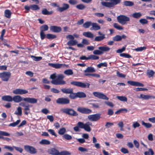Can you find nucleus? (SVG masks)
<instances>
[{"instance_id":"obj_1","label":"nucleus","mask_w":155,"mask_h":155,"mask_svg":"<svg viewBox=\"0 0 155 155\" xmlns=\"http://www.w3.org/2000/svg\"><path fill=\"white\" fill-rule=\"evenodd\" d=\"M56 74L54 73L50 75V78L52 79L51 82L52 84L55 85H63L66 84L65 81L62 79L64 78V76L63 74H59L57 76Z\"/></svg>"},{"instance_id":"obj_2","label":"nucleus","mask_w":155,"mask_h":155,"mask_svg":"<svg viewBox=\"0 0 155 155\" xmlns=\"http://www.w3.org/2000/svg\"><path fill=\"white\" fill-rule=\"evenodd\" d=\"M118 22L122 25L127 24L130 21V18L124 15H120L117 17Z\"/></svg>"},{"instance_id":"obj_3","label":"nucleus","mask_w":155,"mask_h":155,"mask_svg":"<svg viewBox=\"0 0 155 155\" xmlns=\"http://www.w3.org/2000/svg\"><path fill=\"white\" fill-rule=\"evenodd\" d=\"M61 111L63 113L72 116L78 115L77 113L72 109L70 108H63L61 109Z\"/></svg>"},{"instance_id":"obj_4","label":"nucleus","mask_w":155,"mask_h":155,"mask_svg":"<svg viewBox=\"0 0 155 155\" xmlns=\"http://www.w3.org/2000/svg\"><path fill=\"white\" fill-rule=\"evenodd\" d=\"M70 83L72 85L84 88H88L90 85L89 83H84L78 81H72Z\"/></svg>"},{"instance_id":"obj_5","label":"nucleus","mask_w":155,"mask_h":155,"mask_svg":"<svg viewBox=\"0 0 155 155\" xmlns=\"http://www.w3.org/2000/svg\"><path fill=\"white\" fill-rule=\"evenodd\" d=\"M101 114L97 113L95 114L89 115L87 118L89 120L91 121H96L101 118Z\"/></svg>"},{"instance_id":"obj_6","label":"nucleus","mask_w":155,"mask_h":155,"mask_svg":"<svg viewBox=\"0 0 155 155\" xmlns=\"http://www.w3.org/2000/svg\"><path fill=\"white\" fill-rule=\"evenodd\" d=\"M10 76L11 73L9 72H5L0 73V77L2 80L4 81H8Z\"/></svg>"},{"instance_id":"obj_7","label":"nucleus","mask_w":155,"mask_h":155,"mask_svg":"<svg viewBox=\"0 0 155 155\" xmlns=\"http://www.w3.org/2000/svg\"><path fill=\"white\" fill-rule=\"evenodd\" d=\"M56 102L60 104H67L70 103V100L67 98H60L56 100Z\"/></svg>"},{"instance_id":"obj_8","label":"nucleus","mask_w":155,"mask_h":155,"mask_svg":"<svg viewBox=\"0 0 155 155\" xmlns=\"http://www.w3.org/2000/svg\"><path fill=\"white\" fill-rule=\"evenodd\" d=\"M24 149L28 152L31 154H35L37 153L36 149L33 147L29 145H25L24 146Z\"/></svg>"},{"instance_id":"obj_9","label":"nucleus","mask_w":155,"mask_h":155,"mask_svg":"<svg viewBox=\"0 0 155 155\" xmlns=\"http://www.w3.org/2000/svg\"><path fill=\"white\" fill-rule=\"evenodd\" d=\"M93 95L95 97L99 99L108 100L109 98L103 94L101 92H94L93 93Z\"/></svg>"},{"instance_id":"obj_10","label":"nucleus","mask_w":155,"mask_h":155,"mask_svg":"<svg viewBox=\"0 0 155 155\" xmlns=\"http://www.w3.org/2000/svg\"><path fill=\"white\" fill-rule=\"evenodd\" d=\"M48 65L55 68H68L69 66L68 65H66L64 64L59 63H49Z\"/></svg>"},{"instance_id":"obj_11","label":"nucleus","mask_w":155,"mask_h":155,"mask_svg":"<svg viewBox=\"0 0 155 155\" xmlns=\"http://www.w3.org/2000/svg\"><path fill=\"white\" fill-rule=\"evenodd\" d=\"M28 91L26 90L19 88L14 90L13 93L15 94L22 95L27 93Z\"/></svg>"},{"instance_id":"obj_12","label":"nucleus","mask_w":155,"mask_h":155,"mask_svg":"<svg viewBox=\"0 0 155 155\" xmlns=\"http://www.w3.org/2000/svg\"><path fill=\"white\" fill-rule=\"evenodd\" d=\"M77 110L83 114H89L92 112L91 110L85 107H79L77 109Z\"/></svg>"},{"instance_id":"obj_13","label":"nucleus","mask_w":155,"mask_h":155,"mask_svg":"<svg viewBox=\"0 0 155 155\" xmlns=\"http://www.w3.org/2000/svg\"><path fill=\"white\" fill-rule=\"evenodd\" d=\"M138 97L140 99L145 100L155 99V97L153 96L149 95H146L143 94H140V96Z\"/></svg>"},{"instance_id":"obj_14","label":"nucleus","mask_w":155,"mask_h":155,"mask_svg":"<svg viewBox=\"0 0 155 155\" xmlns=\"http://www.w3.org/2000/svg\"><path fill=\"white\" fill-rule=\"evenodd\" d=\"M23 101L31 104H35L37 102V100L34 98H23Z\"/></svg>"},{"instance_id":"obj_15","label":"nucleus","mask_w":155,"mask_h":155,"mask_svg":"<svg viewBox=\"0 0 155 155\" xmlns=\"http://www.w3.org/2000/svg\"><path fill=\"white\" fill-rule=\"evenodd\" d=\"M48 153L53 155H58V151L53 148H50L47 150Z\"/></svg>"},{"instance_id":"obj_16","label":"nucleus","mask_w":155,"mask_h":155,"mask_svg":"<svg viewBox=\"0 0 155 155\" xmlns=\"http://www.w3.org/2000/svg\"><path fill=\"white\" fill-rule=\"evenodd\" d=\"M127 83L128 84L134 86L143 87L144 86L143 84L138 82L129 81H127Z\"/></svg>"},{"instance_id":"obj_17","label":"nucleus","mask_w":155,"mask_h":155,"mask_svg":"<svg viewBox=\"0 0 155 155\" xmlns=\"http://www.w3.org/2000/svg\"><path fill=\"white\" fill-rule=\"evenodd\" d=\"M50 30L54 32H58L61 31V28L60 27L55 26H52L50 27Z\"/></svg>"},{"instance_id":"obj_18","label":"nucleus","mask_w":155,"mask_h":155,"mask_svg":"<svg viewBox=\"0 0 155 155\" xmlns=\"http://www.w3.org/2000/svg\"><path fill=\"white\" fill-rule=\"evenodd\" d=\"M19 105L24 107V110L25 111H29L30 109V107H31L32 105L29 104H26L25 102H21L19 104Z\"/></svg>"},{"instance_id":"obj_19","label":"nucleus","mask_w":155,"mask_h":155,"mask_svg":"<svg viewBox=\"0 0 155 155\" xmlns=\"http://www.w3.org/2000/svg\"><path fill=\"white\" fill-rule=\"evenodd\" d=\"M23 100V99L20 95H17L14 96L12 97V101L16 103H19Z\"/></svg>"},{"instance_id":"obj_20","label":"nucleus","mask_w":155,"mask_h":155,"mask_svg":"<svg viewBox=\"0 0 155 155\" xmlns=\"http://www.w3.org/2000/svg\"><path fill=\"white\" fill-rule=\"evenodd\" d=\"M92 126L91 123L88 122L84 124V129L87 132H90L91 130V129L90 126Z\"/></svg>"},{"instance_id":"obj_21","label":"nucleus","mask_w":155,"mask_h":155,"mask_svg":"<svg viewBox=\"0 0 155 155\" xmlns=\"http://www.w3.org/2000/svg\"><path fill=\"white\" fill-rule=\"evenodd\" d=\"M91 26L92 27L90 28V30H97L101 29L100 27L95 23H92Z\"/></svg>"},{"instance_id":"obj_22","label":"nucleus","mask_w":155,"mask_h":155,"mask_svg":"<svg viewBox=\"0 0 155 155\" xmlns=\"http://www.w3.org/2000/svg\"><path fill=\"white\" fill-rule=\"evenodd\" d=\"M83 35L87 38H93L94 37V35L91 32H83Z\"/></svg>"},{"instance_id":"obj_23","label":"nucleus","mask_w":155,"mask_h":155,"mask_svg":"<svg viewBox=\"0 0 155 155\" xmlns=\"http://www.w3.org/2000/svg\"><path fill=\"white\" fill-rule=\"evenodd\" d=\"M61 91L64 94H70L72 91H73V89L71 88H64L61 89Z\"/></svg>"},{"instance_id":"obj_24","label":"nucleus","mask_w":155,"mask_h":155,"mask_svg":"<svg viewBox=\"0 0 155 155\" xmlns=\"http://www.w3.org/2000/svg\"><path fill=\"white\" fill-rule=\"evenodd\" d=\"M2 99L5 101L11 102L12 101V97L10 95H6L2 97Z\"/></svg>"},{"instance_id":"obj_25","label":"nucleus","mask_w":155,"mask_h":155,"mask_svg":"<svg viewBox=\"0 0 155 155\" xmlns=\"http://www.w3.org/2000/svg\"><path fill=\"white\" fill-rule=\"evenodd\" d=\"M101 4L104 6H105L108 8L112 7L110 2H107L105 1H102L101 2Z\"/></svg>"},{"instance_id":"obj_26","label":"nucleus","mask_w":155,"mask_h":155,"mask_svg":"<svg viewBox=\"0 0 155 155\" xmlns=\"http://www.w3.org/2000/svg\"><path fill=\"white\" fill-rule=\"evenodd\" d=\"M142 15V14L140 12H134L131 15V17L139 19Z\"/></svg>"},{"instance_id":"obj_27","label":"nucleus","mask_w":155,"mask_h":155,"mask_svg":"<svg viewBox=\"0 0 155 155\" xmlns=\"http://www.w3.org/2000/svg\"><path fill=\"white\" fill-rule=\"evenodd\" d=\"M78 41L74 39L70 40L67 42V45L69 46H74L78 43Z\"/></svg>"},{"instance_id":"obj_28","label":"nucleus","mask_w":155,"mask_h":155,"mask_svg":"<svg viewBox=\"0 0 155 155\" xmlns=\"http://www.w3.org/2000/svg\"><path fill=\"white\" fill-rule=\"evenodd\" d=\"M14 114L17 115L21 116L22 114V108L20 107H18L17 108V110L15 112Z\"/></svg>"},{"instance_id":"obj_29","label":"nucleus","mask_w":155,"mask_h":155,"mask_svg":"<svg viewBox=\"0 0 155 155\" xmlns=\"http://www.w3.org/2000/svg\"><path fill=\"white\" fill-rule=\"evenodd\" d=\"M4 14L6 17L9 18H11L12 13L10 10L7 9L5 11Z\"/></svg>"},{"instance_id":"obj_30","label":"nucleus","mask_w":155,"mask_h":155,"mask_svg":"<svg viewBox=\"0 0 155 155\" xmlns=\"http://www.w3.org/2000/svg\"><path fill=\"white\" fill-rule=\"evenodd\" d=\"M98 49L102 52L103 51H108L110 49V48L108 46L99 47H98Z\"/></svg>"},{"instance_id":"obj_31","label":"nucleus","mask_w":155,"mask_h":155,"mask_svg":"<svg viewBox=\"0 0 155 155\" xmlns=\"http://www.w3.org/2000/svg\"><path fill=\"white\" fill-rule=\"evenodd\" d=\"M53 13L52 11H48L46 8H44L42 11V13L44 15H51Z\"/></svg>"},{"instance_id":"obj_32","label":"nucleus","mask_w":155,"mask_h":155,"mask_svg":"<svg viewBox=\"0 0 155 155\" xmlns=\"http://www.w3.org/2000/svg\"><path fill=\"white\" fill-rule=\"evenodd\" d=\"M95 71V70L94 68L89 67L87 69L84 70V72H94Z\"/></svg>"},{"instance_id":"obj_33","label":"nucleus","mask_w":155,"mask_h":155,"mask_svg":"<svg viewBox=\"0 0 155 155\" xmlns=\"http://www.w3.org/2000/svg\"><path fill=\"white\" fill-rule=\"evenodd\" d=\"M92 23L90 21H87L83 24V27L85 28H88L91 26Z\"/></svg>"},{"instance_id":"obj_34","label":"nucleus","mask_w":155,"mask_h":155,"mask_svg":"<svg viewBox=\"0 0 155 155\" xmlns=\"http://www.w3.org/2000/svg\"><path fill=\"white\" fill-rule=\"evenodd\" d=\"M39 143L41 145H49L50 144V142L48 140L42 139L39 142Z\"/></svg>"},{"instance_id":"obj_35","label":"nucleus","mask_w":155,"mask_h":155,"mask_svg":"<svg viewBox=\"0 0 155 155\" xmlns=\"http://www.w3.org/2000/svg\"><path fill=\"white\" fill-rule=\"evenodd\" d=\"M116 97L120 101L123 102H127V98L125 96H117Z\"/></svg>"},{"instance_id":"obj_36","label":"nucleus","mask_w":155,"mask_h":155,"mask_svg":"<svg viewBox=\"0 0 155 155\" xmlns=\"http://www.w3.org/2000/svg\"><path fill=\"white\" fill-rule=\"evenodd\" d=\"M120 1L121 0H111L110 2L112 7H113L115 5L119 3Z\"/></svg>"},{"instance_id":"obj_37","label":"nucleus","mask_w":155,"mask_h":155,"mask_svg":"<svg viewBox=\"0 0 155 155\" xmlns=\"http://www.w3.org/2000/svg\"><path fill=\"white\" fill-rule=\"evenodd\" d=\"M124 4L126 6H131L134 5L133 2L130 1H125L124 2Z\"/></svg>"},{"instance_id":"obj_38","label":"nucleus","mask_w":155,"mask_h":155,"mask_svg":"<svg viewBox=\"0 0 155 155\" xmlns=\"http://www.w3.org/2000/svg\"><path fill=\"white\" fill-rule=\"evenodd\" d=\"M142 124L147 128H150L152 127V124L149 123H145L144 121H142Z\"/></svg>"},{"instance_id":"obj_39","label":"nucleus","mask_w":155,"mask_h":155,"mask_svg":"<svg viewBox=\"0 0 155 155\" xmlns=\"http://www.w3.org/2000/svg\"><path fill=\"white\" fill-rule=\"evenodd\" d=\"M64 73L67 75H71L73 74V72L71 69H68L65 70L64 72Z\"/></svg>"},{"instance_id":"obj_40","label":"nucleus","mask_w":155,"mask_h":155,"mask_svg":"<svg viewBox=\"0 0 155 155\" xmlns=\"http://www.w3.org/2000/svg\"><path fill=\"white\" fill-rule=\"evenodd\" d=\"M77 97L79 98H83L86 97L85 94L82 92H78L77 93Z\"/></svg>"},{"instance_id":"obj_41","label":"nucleus","mask_w":155,"mask_h":155,"mask_svg":"<svg viewBox=\"0 0 155 155\" xmlns=\"http://www.w3.org/2000/svg\"><path fill=\"white\" fill-rule=\"evenodd\" d=\"M48 27L47 25H43L40 27V31L44 32V31L48 30Z\"/></svg>"},{"instance_id":"obj_42","label":"nucleus","mask_w":155,"mask_h":155,"mask_svg":"<svg viewBox=\"0 0 155 155\" xmlns=\"http://www.w3.org/2000/svg\"><path fill=\"white\" fill-rule=\"evenodd\" d=\"M147 75L149 78H150L153 76L154 74V72L151 70H148L147 72Z\"/></svg>"},{"instance_id":"obj_43","label":"nucleus","mask_w":155,"mask_h":155,"mask_svg":"<svg viewBox=\"0 0 155 155\" xmlns=\"http://www.w3.org/2000/svg\"><path fill=\"white\" fill-rule=\"evenodd\" d=\"M148 150L149 151H145L144 152L145 155H153L154 152L151 149H149Z\"/></svg>"},{"instance_id":"obj_44","label":"nucleus","mask_w":155,"mask_h":155,"mask_svg":"<svg viewBox=\"0 0 155 155\" xmlns=\"http://www.w3.org/2000/svg\"><path fill=\"white\" fill-rule=\"evenodd\" d=\"M66 132V130L64 127H62L58 131V133L61 135H62Z\"/></svg>"},{"instance_id":"obj_45","label":"nucleus","mask_w":155,"mask_h":155,"mask_svg":"<svg viewBox=\"0 0 155 155\" xmlns=\"http://www.w3.org/2000/svg\"><path fill=\"white\" fill-rule=\"evenodd\" d=\"M30 8H31V9L33 10H36L40 9L38 6L36 5H30Z\"/></svg>"},{"instance_id":"obj_46","label":"nucleus","mask_w":155,"mask_h":155,"mask_svg":"<svg viewBox=\"0 0 155 155\" xmlns=\"http://www.w3.org/2000/svg\"><path fill=\"white\" fill-rule=\"evenodd\" d=\"M105 38V36H98L96 37L94 39V40L96 41H100L102 40L104 38Z\"/></svg>"},{"instance_id":"obj_47","label":"nucleus","mask_w":155,"mask_h":155,"mask_svg":"<svg viewBox=\"0 0 155 155\" xmlns=\"http://www.w3.org/2000/svg\"><path fill=\"white\" fill-rule=\"evenodd\" d=\"M91 104L93 107L95 108H99L100 107V106L101 104L99 103H92Z\"/></svg>"},{"instance_id":"obj_48","label":"nucleus","mask_w":155,"mask_h":155,"mask_svg":"<svg viewBox=\"0 0 155 155\" xmlns=\"http://www.w3.org/2000/svg\"><path fill=\"white\" fill-rule=\"evenodd\" d=\"M69 97L71 99H74L77 97V93H74L73 91H72L71 93L70 94Z\"/></svg>"},{"instance_id":"obj_49","label":"nucleus","mask_w":155,"mask_h":155,"mask_svg":"<svg viewBox=\"0 0 155 155\" xmlns=\"http://www.w3.org/2000/svg\"><path fill=\"white\" fill-rule=\"evenodd\" d=\"M114 27L115 28L118 30H122L123 29V27L116 23H114Z\"/></svg>"},{"instance_id":"obj_50","label":"nucleus","mask_w":155,"mask_h":155,"mask_svg":"<svg viewBox=\"0 0 155 155\" xmlns=\"http://www.w3.org/2000/svg\"><path fill=\"white\" fill-rule=\"evenodd\" d=\"M31 57L32 58L34 61H39L41 60L42 58L41 57H36L34 56L31 55Z\"/></svg>"},{"instance_id":"obj_51","label":"nucleus","mask_w":155,"mask_h":155,"mask_svg":"<svg viewBox=\"0 0 155 155\" xmlns=\"http://www.w3.org/2000/svg\"><path fill=\"white\" fill-rule=\"evenodd\" d=\"M113 39L115 41H119L121 40V38L120 36L117 35L113 38Z\"/></svg>"},{"instance_id":"obj_52","label":"nucleus","mask_w":155,"mask_h":155,"mask_svg":"<svg viewBox=\"0 0 155 155\" xmlns=\"http://www.w3.org/2000/svg\"><path fill=\"white\" fill-rule=\"evenodd\" d=\"M20 122V120H18L15 122H14L13 123H11L8 126H12L13 127H14L17 125H18Z\"/></svg>"},{"instance_id":"obj_53","label":"nucleus","mask_w":155,"mask_h":155,"mask_svg":"<svg viewBox=\"0 0 155 155\" xmlns=\"http://www.w3.org/2000/svg\"><path fill=\"white\" fill-rule=\"evenodd\" d=\"M46 37L48 39H52L55 38L56 36L55 35L51 34H47L46 35Z\"/></svg>"},{"instance_id":"obj_54","label":"nucleus","mask_w":155,"mask_h":155,"mask_svg":"<svg viewBox=\"0 0 155 155\" xmlns=\"http://www.w3.org/2000/svg\"><path fill=\"white\" fill-rule=\"evenodd\" d=\"M58 155H69L71 153L67 151H64L60 152H58Z\"/></svg>"},{"instance_id":"obj_55","label":"nucleus","mask_w":155,"mask_h":155,"mask_svg":"<svg viewBox=\"0 0 155 155\" xmlns=\"http://www.w3.org/2000/svg\"><path fill=\"white\" fill-rule=\"evenodd\" d=\"M99 58V57L94 55H89V60H97Z\"/></svg>"},{"instance_id":"obj_56","label":"nucleus","mask_w":155,"mask_h":155,"mask_svg":"<svg viewBox=\"0 0 155 155\" xmlns=\"http://www.w3.org/2000/svg\"><path fill=\"white\" fill-rule=\"evenodd\" d=\"M63 137L68 140H70L72 139L71 136L67 134H64L63 136Z\"/></svg>"},{"instance_id":"obj_57","label":"nucleus","mask_w":155,"mask_h":155,"mask_svg":"<svg viewBox=\"0 0 155 155\" xmlns=\"http://www.w3.org/2000/svg\"><path fill=\"white\" fill-rule=\"evenodd\" d=\"M76 7L79 10H83L85 8V6L82 4L78 5L76 6Z\"/></svg>"},{"instance_id":"obj_58","label":"nucleus","mask_w":155,"mask_h":155,"mask_svg":"<svg viewBox=\"0 0 155 155\" xmlns=\"http://www.w3.org/2000/svg\"><path fill=\"white\" fill-rule=\"evenodd\" d=\"M140 124L137 121L134 122L132 124L133 127L135 129L136 127H139L140 126Z\"/></svg>"},{"instance_id":"obj_59","label":"nucleus","mask_w":155,"mask_h":155,"mask_svg":"<svg viewBox=\"0 0 155 155\" xmlns=\"http://www.w3.org/2000/svg\"><path fill=\"white\" fill-rule=\"evenodd\" d=\"M10 135L9 133L6 132L0 131V135L1 136H9Z\"/></svg>"},{"instance_id":"obj_60","label":"nucleus","mask_w":155,"mask_h":155,"mask_svg":"<svg viewBox=\"0 0 155 155\" xmlns=\"http://www.w3.org/2000/svg\"><path fill=\"white\" fill-rule=\"evenodd\" d=\"M121 57H124L126 58H131V56L128 54L126 53H122L120 54Z\"/></svg>"},{"instance_id":"obj_61","label":"nucleus","mask_w":155,"mask_h":155,"mask_svg":"<svg viewBox=\"0 0 155 155\" xmlns=\"http://www.w3.org/2000/svg\"><path fill=\"white\" fill-rule=\"evenodd\" d=\"M140 22L142 24L144 25L147 24L148 23V21L145 19H141L139 20Z\"/></svg>"},{"instance_id":"obj_62","label":"nucleus","mask_w":155,"mask_h":155,"mask_svg":"<svg viewBox=\"0 0 155 155\" xmlns=\"http://www.w3.org/2000/svg\"><path fill=\"white\" fill-rule=\"evenodd\" d=\"M107 65V64L106 62L101 63L97 65V67L100 68L102 66L106 67Z\"/></svg>"},{"instance_id":"obj_63","label":"nucleus","mask_w":155,"mask_h":155,"mask_svg":"<svg viewBox=\"0 0 155 155\" xmlns=\"http://www.w3.org/2000/svg\"><path fill=\"white\" fill-rule=\"evenodd\" d=\"M93 53L94 54L100 55L103 54V52L101 51L98 50H95L93 52Z\"/></svg>"},{"instance_id":"obj_64","label":"nucleus","mask_w":155,"mask_h":155,"mask_svg":"<svg viewBox=\"0 0 155 155\" xmlns=\"http://www.w3.org/2000/svg\"><path fill=\"white\" fill-rule=\"evenodd\" d=\"M84 124L83 122H78V124H77L78 126L80 128H82V129L84 128Z\"/></svg>"}]
</instances>
